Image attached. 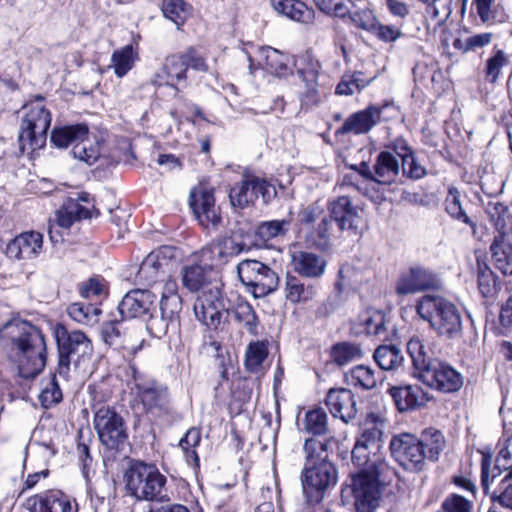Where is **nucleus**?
Returning a JSON list of instances; mask_svg holds the SVG:
<instances>
[{
    "label": "nucleus",
    "instance_id": "nucleus-63",
    "mask_svg": "<svg viewBox=\"0 0 512 512\" xmlns=\"http://www.w3.org/2000/svg\"><path fill=\"white\" fill-rule=\"evenodd\" d=\"M508 63V59L503 50H496L495 54L486 62L485 76L486 79L494 83L501 72L502 67Z\"/></svg>",
    "mask_w": 512,
    "mask_h": 512
},
{
    "label": "nucleus",
    "instance_id": "nucleus-53",
    "mask_svg": "<svg viewBox=\"0 0 512 512\" xmlns=\"http://www.w3.org/2000/svg\"><path fill=\"white\" fill-rule=\"evenodd\" d=\"M321 64L310 55H305L297 61V74L304 84L318 82Z\"/></svg>",
    "mask_w": 512,
    "mask_h": 512
},
{
    "label": "nucleus",
    "instance_id": "nucleus-11",
    "mask_svg": "<svg viewBox=\"0 0 512 512\" xmlns=\"http://www.w3.org/2000/svg\"><path fill=\"white\" fill-rule=\"evenodd\" d=\"M94 428L103 445L120 450L128 439L124 420L114 408L100 407L94 415Z\"/></svg>",
    "mask_w": 512,
    "mask_h": 512
},
{
    "label": "nucleus",
    "instance_id": "nucleus-26",
    "mask_svg": "<svg viewBox=\"0 0 512 512\" xmlns=\"http://www.w3.org/2000/svg\"><path fill=\"white\" fill-rule=\"evenodd\" d=\"M89 126L86 123H74L56 126L51 131L50 141L57 148H67L70 145L88 140Z\"/></svg>",
    "mask_w": 512,
    "mask_h": 512
},
{
    "label": "nucleus",
    "instance_id": "nucleus-29",
    "mask_svg": "<svg viewBox=\"0 0 512 512\" xmlns=\"http://www.w3.org/2000/svg\"><path fill=\"white\" fill-rule=\"evenodd\" d=\"M385 426L384 420L379 415L369 414L361 428L360 435L356 439V443L362 444L363 447L377 453L382 442Z\"/></svg>",
    "mask_w": 512,
    "mask_h": 512
},
{
    "label": "nucleus",
    "instance_id": "nucleus-62",
    "mask_svg": "<svg viewBox=\"0 0 512 512\" xmlns=\"http://www.w3.org/2000/svg\"><path fill=\"white\" fill-rule=\"evenodd\" d=\"M512 459V436L509 437L505 446L499 451L498 457L496 459L495 469H498V474H501L502 471H507V474L501 480L502 485L507 481L512 479V465H507L508 462Z\"/></svg>",
    "mask_w": 512,
    "mask_h": 512
},
{
    "label": "nucleus",
    "instance_id": "nucleus-23",
    "mask_svg": "<svg viewBox=\"0 0 512 512\" xmlns=\"http://www.w3.org/2000/svg\"><path fill=\"white\" fill-rule=\"evenodd\" d=\"M213 283H221L210 265H188L182 269V284L190 292H203Z\"/></svg>",
    "mask_w": 512,
    "mask_h": 512
},
{
    "label": "nucleus",
    "instance_id": "nucleus-12",
    "mask_svg": "<svg viewBox=\"0 0 512 512\" xmlns=\"http://www.w3.org/2000/svg\"><path fill=\"white\" fill-rule=\"evenodd\" d=\"M259 196L266 204L276 196V189L265 179L254 176L242 179L229 190L230 204L235 210H242L254 205Z\"/></svg>",
    "mask_w": 512,
    "mask_h": 512
},
{
    "label": "nucleus",
    "instance_id": "nucleus-36",
    "mask_svg": "<svg viewBox=\"0 0 512 512\" xmlns=\"http://www.w3.org/2000/svg\"><path fill=\"white\" fill-rule=\"evenodd\" d=\"M242 250L243 245L228 236L213 241L208 247L215 265L226 263L230 257L237 256Z\"/></svg>",
    "mask_w": 512,
    "mask_h": 512
},
{
    "label": "nucleus",
    "instance_id": "nucleus-57",
    "mask_svg": "<svg viewBox=\"0 0 512 512\" xmlns=\"http://www.w3.org/2000/svg\"><path fill=\"white\" fill-rule=\"evenodd\" d=\"M73 158L78 159L87 165H93L100 157L98 146H95L87 140L75 144L71 150Z\"/></svg>",
    "mask_w": 512,
    "mask_h": 512
},
{
    "label": "nucleus",
    "instance_id": "nucleus-13",
    "mask_svg": "<svg viewBox=\"0 0 512 512\" xmlns=\"http://www.w3.org/2000/svg\"><path fill=\"white\" fill-rule=\"evenodd\" d=\"M176 252L175 247L162 246L156 251L149 253L139 267L137 273L139 282L153 286L168 278L173 269Z\"/></svg>",
    "mask_w": 512,
    "mask_h": 512
},
{
    "label": "nucleus",
    "instance_id": "nucleus-46",
    "mask_svg": "<svg viewBox=\"0 0 512 512\" xmlns=\"http://www.w3.org/2000/svg\"><path fill=\"white\" fill-rule=\"evenodd\" d=\"M68 315L76 322L84 325H94L98 322L101 310L92 304L72 303L67 308Z\"/></svg>",
    "mask_w": 512,
    "mask_h": 512
},
{
    "label": "nucleus",
    "instance_id": "nucleus-18",
    "mask_svg": "<svg viewBox=\"0 0 512 512\" xmlns=\"http://www.w3.org/2000/svg\"><path fill=\"white\" fill-rule=\"evenodd\" d=\"M157 296L147 289H134L127 292L120 303L118 311L122 318H140L151 313Z\"/></svg>",
    "mask_w": 512,
    "mask_h": 512
},
{
    "label": "nucleus",
    "instance_id": "nucleus-1",
    "mask_svg": "<svg viewBox=\"0 0 512 512\" xmlns=\"http://www.w3.org/2000/svg\"><path fill=\"white\" fill-rule=\"evenodd\" d=\"M0 341L20 377L33 379L44 370L47 361L46 340L37 326L19 318L11 319L0 328Z\"/></svg>",
    "mask_w": 512,
    "mask_h": 512
},
{
    "label": "nucleus",
    "instance_id": "nucleus-19",
    "mask_svg": "<svg viewBox=\"0 0 512 512\" xmlns=\"http://www.w3.org/2000/svg\"><path fill=\"white\" fill-rule=\"evenodd\" d=\"M212 188L200 187L192 189L189 196V206L199 221V224L205 222L209 224H219L221 222L220 214L215 207V198Z\"/></svg>",
    "mask_w": 512,
    "mask_h": 512
},
{
    "label": "nucleus",
    "instance_id": "nucleus-34",
    "mask_svg": "<svg viewBox=\"0 0 512 512\" xmlns=\"http://www.w3.org/2000/svg\"><path fill=\"white\" fill-rule=\"evenodd\" d=\"M226 315L230 316L233 321L250 335H257L259 320L254 308L247 301L240 300L231 308L227 306Z\"/></svg>",
    "mask_w": 512,
    "mask_h": 512
},
{
    "label": "nucleus",
    "instance_id": "nucleus-61",
    "mask_svg": "<svg viewBox=\"0 0 512 512\" xmlns=\"http://www.w3.org/2000/svg\"><path fill=\"white\" fill-rule=\"evenodd\" d=\"M492 33H481L468 37L464 41L461 39H456L453 42V46L457 50H461L462 52H468L476 50L477 48H482L488 44H490L492 40Z\"/></svg>",
    "mask_w": 512,
    "mask_h": 512
},
{
    "label": "nucleus",
    "instance_id": "nucleus-20",
    "mask_svg": "<svg viewBox=\"0 0 512 512\" xmlns=\"http://www.w3.org/2000/svg\"><path fill=\"white\" fill-rule=\"evenodd\" d=\"M490 251L495 268L504 276H512V226H500Z\"/></svg>",
    "mask_w": 512,
    "mask_h": 512
},
{
    "label": "nucleus",
    "instance_id": "nucleus-25",
    "mask_svg": "<svg viewBox=\"0 0 512 512\" xmlns=\"http://www.w3.org/2000/svg\"><path fill=\"white\" fill-rule=\"evenodd\" d=\"M388 393L400 412L414 410L427 401L426 393L418 385L391 386Z\"/></svg>",
    "mask_w": 512,
    "mask_h": 512
},
{
    "label": "nucleus",
    "instance_id": "nucleus-64",
    "mask_svg": "<svg viewBox=\"0 0 512 512\" xmlns=\"http://www.w3.org/2000/svg\"><path fill=\"white\" fill-rule=\"evenodd\" d=\"M487 211L490 215V220L494 224L512 223V206H507L500 202L489 203Z\"/></svg>",
    "mask_w": 512,
    "mask_h": 512
},
{
    "label": "nucleus",
    "instance_id": "nucleus-50",
    "mask_svg": "<svg viewBox=\"0 0 512 512\" xmlns=\"http://www.w3.org/2000/svg\"><path fill=\"white\" fill-rule=\"evenodd\" d=\"M330 441H320L318 439L310 438L304 443L303 449L305 452V465H313L328 460V447Z\"/></svg>",
    "mask_w": 512,
    "mask_h": 512
},
{
    "label": "nucleus",
    "instance_id": "nucleus-56",
    "mask_svg": "<svg viewBox=\"0 0 512 512\" xmlns=\"http://www.w3.org/2000/svg\"><path fill=\"white\" fill-rule=\"evenodd\" d=\"M181 309L182 299L180 296L161 297L160 313L168 317V322L172 323L174 327H179L180 325L179 313Z\"/></svg>",
    "mask_w": 512,
    "mask_h": 512
},
{
    "label": "nucleus",
    "instance_id": "nucleus-31",
    "mask_svg": "<svg viewBox=\"0 0 512 512\" xmlns=\"http://www.w3.org/2000/svg\"><path fill=\"white\" fill-rule=\"evenodd\" d=\"M30 512H77V504L61 491H49L40 495Z\"/></svg>",
    "mask_w": 512,
    "mask_h": 512
},
{
    "label": "nucleus",
    "instance_id": "nucleus-16",
    "mask_svg": "<svg viewBox=\"0 0 512 512\" xmlns=\"http://www.w3.org/2000/svg\"><path fill=\"white\" fill-rule=\"evenodd\" d=\"M99 215L94 199L88 192L76 193V198H67L56 211L57 224H74L91 220Z\"/></svg>",
    "mask_w": 512,
    "mask_h": 512
},
{
    "label": "nucleus",
    "instance_id": "nucleus-35",
    "mask_svg": "<svg viewBox=\"0 0 512 512\" xmlns=\"http://www.w3.org/2000/svg\"><path fill=\"white\" fill-rule=\"evenodd\" d=\"M418 441L420 446H422L426 461L430 462L438 461L446 447L444 434L433 427L423 430L418 437Z\"/></svg>",
    "mask_w": 512,
    "mask_h": 512
},
{
    "label": "nucleus",
    "instance_id": "nucleus-21",
    "mask_svg": "<svg viewBox=\"0 0 512 512\" xmlns=\"http://www.w3.org/2000/svg\"><path fill=\"white\" fill-rule=\"evenodd\" d=\"M381 117V109L377 106L370 105L363 110L357 111L351 114L339 127L335 134L336 135H363L367 134L376 126Z\"/></svg>",
    "mask_w": 512,
    "mask_h": 512
},
{
    "label": "nucleus",
    "instance_id": "nucleus-5",
    "mask_svg": "<svg viewBox=\"0 0 512 512\" xmlns=\"http://www.w3.org/2000/svg\"><path fill=\"white\" fill-rule=\"evenodd\" d=\"M127 492L140 501L168 502L167 478L153 464L133 460L124 473Z\"/></svg>",
    "mask_w": 512,
    "mask_h": 512
},
{
    "label": "nucleus",
    "instance_id": "nucleus-10",
    "mask_svg": "<svg viewBox=\"0 0 512 512\" xmlns=\"http://www.w3.org/2000/svg\"><path fill=\"white\" fill-rule=\"evenodd\" d=\"M222 287V283H213L208 290H203L194 302L196 319L210 330H218L226 315L227 305Z\"/></svg>",
    "mask_w": 512,
    "mask_h": 512
},
{
    "label": "nucleus",
    "instance_id": "nucleus-45",
    "mask_svg": "<svg viewBox=\"0 0 512 512\" xmlns=\"http://www.w3.org/2000/svg\"><path fill=\"white\" fill-rule=\"evenodd\" d=\"M136 59L137 55L134 53L132 45L115 50L111 56V62L116 76L124 77L133 68Z\"/></svg>",
    "mask_w": 512,
    "mask_h": 512
},
{
    "label": "nucleus",
    "instance_id": "nucleus-32",
    "mask_svg": "<svg viewBox=\"0 0 512 512\" xmlns=\"http://www.w3.org/2000/svg\"><path fill=\"white\" fill-rule=\"evenodd\" d=\"M273 9L287 18L302 23L311 24L315 11L300 0H270Z\"/></svg>",
    "mask_w": 512,
    "mask_h": 512
},
{
    "label": "nucleus",
    "instance_id": "nucleus-6",
    "mask_svg": "<svg viewBox=\"0 0 512 512\" xmlns=\"http://www.w3.org/2000/svg\"><path fill=\"white\" fill-rule=\"evenodd\" d=\"M44 97L38 95L34 101L23 106L24 115L21 121L18 144L22 153L42 148L47 139L51 124V113L42 103Z\"/></svg>",
    "mask_w": 512,
    "mask_h": 512
},
{
    "label": "nucleus",
    "instance_id": "nucleus-44",
    "mask_svg": "<svg viewBox=\"0 0 512 512\" xmlns=\"http://www.w3.org/2000/svg\"><path fill=\"white\" fill-rule=\"evenodd\" d=\"M268 357V347L266 341H255L248 344L245 352V368L252 373H258L263 362Z\"/></svg>",
    "mask_w": 512,
    "mask_h": 512
},
{
    "label": "nucleus",
    "instance_id": "nucleus-27",
    "mask_svg": "<svg viewBox=\"0 0 512 512\" xmlns=\"http://www.w3.org/2000/svg\"><path fill=\"white\" fill-rule=\"evenodd\" d=\"M291 264L296 273L307 278L321 277L326 267L322 256L308 251L293 252Z\"/></svg>",
    "mask_w": 512,
    "mask_h": 512
},
{
    "label": "nucleus",
    "instance_id": "nucleus-4",
    "mask_svg": "<svg viewBox=\"0 0 512 512\" xmlns=\"http://www.w3.org/2000/svg\"><path fill=\"white\" fill-rule=\"evenodd\" d=\"M416 312L427 321L432 330L447 339H457L462 335L463 321L458 306L441 295H424L416 304Z\"/></svg>",
    "mask_w": 512,
    "mask_h": 512
},
{
    "label": "nucleus",
    "instance_id": "nucleus-48",
    "mask_svg": "<svg viewBox=\"0 0 512 512\" xmlns=\"http://www.w3.org/2000/svg\"><path fill=\"white\" fill-rule=\"evenodd\" d=\"M161 9L164 17L178 27L184 24L190 14V5L184 0H163Z\"/></svg>",
    "mask_w": 512,
    "mask_h": 512
},
{
    "label": "nucleus",
    "instance_id": "nucleus-54",
    "mask_svg": "<svg viewBox=\"0 0 512 512\" xmlns=\"http://www.w3.org/2000/svg\"><path fill=\"white\" fill-rule=\"evenodd\" d=\"M267 265L254 259H245L237 265L240 281L248 288Z\"/></svg>",
    "mask_w": 512,
    "mask_h": 512
},
{
    "label": "nucleus",
    "instance_id": "nucleus-30",
    "mask_svg": "<svg viewBox=\"0 0 512 512\" xmlns=\"http://www.w3.org/2000/svg\"><path fill=\"white\" fill-rule=\"evenodd\" d=\"M385 426L384 420L379 415L369 414L361 428L360 435L356 439V443L362 444L363 447L377 453L382 442Z\"/></svg>",
    "mask_w": 512,
    "mask_h": 512
},
{
    "label": "nucleus",
    "instance_id": "nucleus-47",
    "mask_svg": "<svg viewBox=\"0 0 512 512\" xmlns=\"http://www.w3.org/2000/svg\"><path fill=\"white\" fill-rule=\"evenodd\" d=\"M304 431L315 436L328 433V416L322 408H315L306 412Z\"/></svg>",
    "mask_w": 512,
    "mask_h": 512
},
{
    "label": "nucleus",
    "instance_id": "nucleus-55",
    "mask_svg": "<svg viewBox=\"0 0 512 512\" xmlns=\"http://www.w3.org/2000/svg\"><path fill=\"white\" fill-rule=\"evenodd\" d=\"M62 391L56 381V374H53L39 394V401L44 408H50L62 400Z\"/></svg>",
    "mask_w": 512,
    "mask_h": 512
},
{
    "label": "nucleus",
    "instance_id": "nucleus-49",
    "mask_svg": "<svg viewBox=\"0 0 512 512\" xmlns=\"http://www.w3.org/2000/svg\"><path fill=\"white\" fill-rule=\"evenodd\" d=\"M265 53V67L268 72L278 77L289 74L288 56L271 47Z\"/></svg>",
    "mask_w": 512,
    "mask_h": 512
},
{
    "label": "nucleus",
    "instance_id": "nucleus-59",
    "mask_svg": "<svg viewBox=\"0 0 512 512\" xmlns=\"http://www.w3.org/2000/svg\"><path fill=\"white\" fill-rule=\"evenodd\" d=\"M201 441V432L198 428H190L184 437L181 438L179 446L185 451L186 457L189 460L193 459L196 465H199V457L195 451V448Z\"/></svg>",
    "mask_w": 512,
    "mask_h": 512
},
{
    "label": "nucleus",
    "instance_id": "nucleus-41",
    "mask_svg": "<svg viewBox=\"0 0 512 512\" xmlns=\"http://www.w3.org/2000/svg\"><path fill=\"white\" fill-rule=\"evenodd\" d=\"M329 213L332 221L337 224H352L358 218V209L352 206L346 196L338 197L329 205Z\"/></svg>",
    "mask_w": 512,
    "mask_h": 512
},
{
    "label": "nucleus",
    "instance_id": "nucleus-28",
    "mask_svg": "<svg viewBox=\"0 0 512 512\" xmlns=\"http://www.w3.org/2000/svg\"><path fill=\"white\" fill-rule=\"evenodd\" d=\"M401 172V162L390 151H381L374 161L375 182L381 185H391L396 182Z\"/></svg>",
    "mask_w": 512,
    "mask_h": 512
},
{
    "label": "nucleus",
    "instance_id": "nucleus-39",
    "mask_svg": "<svg viewBox=\"0 0 512 512\" xmlns=\"http://www.w3.org/2000/svg\"><path fill=\"white\" fill-rule=\"evenodd\" d=\"M333 362L342 367L363 358L364 353L359 344L352 342H338L331 347L330 352Z\"/></svg>",
    "mask_w": 512,
    "mask_h": 512
},
{
    "label": "nucleus",
    "instance_id": "nucleus-40",
    "mask_svg": "<svg viewBox=\"0 0 512 512\" xmlns=\"http://www.w3.org/2000/svg\"><path fill=\"white\" fill-rule=\"evenodd\" d=\"M279 284V277L275 271L266 266L258 277L250 284L248 290L255 298H262L274 292Z\"/></svg>",
    "mask_w": 512,
    "mask_h": 512
},
{
    "label": "nucleus",
    "instance_id": "nucleus-51",
    "mask_svg": "<svg viewBox=\"0 0 512 512\" xmlns=\"http://www.w3.org/2000/svg\"><path fill=\"white\" fill-rule=\"evenodd\" d=\"M445 209L454 220L463 222L464 224H473L465 208L462 206L461 195L457 188H449L445 199Z\"/></svg>",
    "mask_w": 512,
    "mask_h": 512
},
{
    "label": "nucleus",
    "instance_id": "nucleus-38",
    "mask_svg": "<svg viewBox=\"0 0 512 512\" xmlns=\"http://www.w3.org/2000/svg\"><path fill=\"white\" fill-rule=\"evenodd\" d=\"M478 288L485 298H492L498 290L497 276L486 263L485 259L476 256Z\"/></svg>",
    "mask_w": 512,
    "mask_h": 512
},
{
    "label": "nucleus",
    "instance_id": "nucleus-37",
    "mask_svg": "<svg viewBox=\"0 0 512 512\" xmlns=\"http://www.w3.org/2000/svg\"><path fill=\"white\" fill-rule=\"evenodd\" d=\"M348 384L354 387H360L364 390H371L376 387L381 379V374L376 373L374 369L366 365H357L345 374Z\"/></svg>",
    "mask_w": 512,
    "mask_h": 512
},
{
    "label": "nucleus",
    "instance_id": "nucleus-17",
    "mask_svg": "<svg viewBox=\"0 0 512 512\" xmlns=\"http://www.w3.org/2000/svg\"><path fill=\"white\" fill-rule=\"evenodd\" d=\"M325 404L331 415L345 424L352 422L358 413L355 394L347 388H331L325 397Z\"/></svg>",
    "mask_w": 512,
    "mask_h": 512
},
{
    "label": "nucleus",
    "instance_id": "nucleus-15",
    "mask_svg": "<svg viewBox=\"0 0 512 512\" xmlns=\"http://www.w3.org/2000/svg\"><path fill=\"white\" fill-rule=\"evenodd\" d=\"M441 286L438 275L422 266H413L400 274L395 292L398 296H406L426 290H437Z\"/></svg>",
    "mask_w": 512,
    "mask_h": 512
},
{
    "label": "nucleus",
    "instance_id": "nucleus-14",
    "mask_svg": "<svg viewBox=\"0 0 512 512\" xmlns=\"http://www.w3.org/2000/svg\"><path fill=\"white\" fill-rule=\"evenodd\" d=\"M390 450L395 460L406 470L411 472L423 471L426 467V458L418 436L411 433H401L392 438Z\"/></svg>",
    "mask_w": 512,
    "mask_h": 512
},
{
    "label": "nucleus",
    "instance_id": "nucleus-43",
    "mask_svg": "<svg viewBox=\"0 0 512 512\" xmlns=\"http://www.w3.org/2000/svg\"><path fill=\"white\" fill-rule=\"evenodd\" d=\"M373 358L382 370L397 369L403 361L401 350L395 345L379 346L375 350Z\"/></svg>",
    "mask_w": 512,
    "mask_h": 512
},
{
    "label": "nucleus",
    "instance_id": "nucleus-8",
    "mask_svg": "<svg viewBox=\"0 0 512 512\" xmlns=\"http://www.w3.org/2000/svg\"><path fill=\"white\" fill-rule=\"evenodd\" d=\"M338 481L336 466L331 461L305 465L301 473L303 494L308 504L320 503Z\"/></svg>",
    "mask_w": 512,
    "mask_h": 512
},
{
    "label": "nucleus",
    "instance_id": "nucleus-9",
    "mask_svg": "<svg viewBox=\"0 0 512 512\" xmlns=\"http://www.w3.org/2000/svg\"><path fill=\"white\" fill-rule=\"evenodd\" d=\"M130 372L136 394L145 411L157 417L167 414L170 409V395L167 386L149 378L134 365H130Z\"/></svg>",
    "mask_w": 512,
    "mask_h": 512
},
{
    "label": "nucleus",
    "instance_id": "nucleus-58",
    "mask_svg": "<svg viewBox=\"0 0 512 512\" xmlns=\"http://www.w3.org/2000/svg\"><path fill=\"white\" fill-rule=\"evenodd\" d=\"M316 6L324 13L345 18L350 14L351 0H313Z\"/></svg>",
    "mask_w": 512,
    "mask_h": 512
},
{
    "label": "nucleus",
    "instance_id": "nucleus-60",
    "mask_svg": "<svg viewBox=\"0 0 512 512\" xmlns=\"http://www.w3.org/2000/svg\"><path fill=\"white\" fill-rule=\"evenodd\" d=\"M179 327H174V325L168 322V317L163 316L160 313V316L150 315V318L147 321L146 329L155 338H162L167 335L169 331L176 332Z\"/></svg>",
    "mask_w": 512,
    "mask_h": 512
},
{
    "label": "nucleus",
    "instance_id": "nucleus-42",
    "mask_svg": "<svg viewBox=\"0 0 512 512\" xmlns=\"http://www.w3.org/2000/svg\"><path fill=\"white\" fill-rule=\"evenodd\" d=\"M359 325L367 335L387 337L385 314L378 310H367L359 317Z\"/></svg>",
    "mask_w": 512,
    "mask_h": 512
},
{
    "label": "nucleus",
    "instance_id": "nucleus-2",
    "mask_svg": "<svg viewBox=\"0 0 512 512\" xmlns=\"http://www.w3.org/2000/svg\"><path fill=\"white\" fill-rule=\"evenodd\" d=\"M352 463L360 471L352 476L351 490L357 512H375L381 497L379 478L389 467L377 453L355 442Z\"/></svg>",
    "mask_w": 512,
    "mask_h": 512
},
{
    "label": "nucleus",
    "instance_id": "nucleus-24",
    "mask_svg": "<svg viewBox=\"0 0 512 512\" xmlns=\"http://www.w3.org/2000/svg\"><path fill=\"white\" fill-rule=\"evenodd\" d=\"M101 337L105 344L109 346L122 347L136 354L142 349L145 342L141 339L138 344L132 343V335H128L123 328V322L119 320H110L102 324Z\"/></svg>",
    "mask_w": 512,
    "mask_h": 512
},
{
    "label": "nucleus",
    "instance_id": "nucleus-22",
    "mask_svg": "<svg viewBox=\"0 0 512 512\" xmlns=\"http://www.w3.org/2000/svg\"><path fill=\"white\" fill-rule=\"evenodd\" d=\"M43 243V236L39 232H24L16 236L7 244L6 255L10 259L21 260L35 257Z\"/></svg>",
    "mask_w": 512,
    "mask_h": 512
},
{
    "label": "nucleus",
    "instance_id": "nucleus-33",
    "mask_svg": "<svg viewBox=\"0 0 512 512\" xmlns=\"http://www.w3.org/2000/svg\"><path fill=\"white\" fill-rule=\"evenodd\" d=\"M285 299L291 304H306L317 294V287L305 283L296 276L287 274L284 288Z\"/></svg>",
    "mask_w": 512,
    "mask_h": 512
},
{
    "label": "nucleus",
    "instance_id": "nucleus-52",
    "mask_svg": "<svg viewBox=\"0 0 512 512\" xmlns=\"http://www.w3.org/2000/svg\"><path fill=\"white\" fill-rule=\"evenodd\" d=\"M163 69L169 80L186 81L187 79V67L182 53L167 56Z\"/></svg>",
    "mask_w": 512,
    "mask_h": 512
},
{
    "label": "nucleus",
    "instance_id": "nucleus-7",
    "mask_svg": "<svg viewBox=\"0 0 512 512\" xmlns=\"http://www.w3.org/2000/svg\"><path fill=\"white\" fill-rule=\"evenodd\" d=\"M54 334L58 350L56 373L67 379L70 365L79 362L80 358L92 351V342L84 332L68 330L61 324L56 325Z\"/></svg>",
    "mask_w": 512,
    "mask_h": 512
},
{
    "label": "nucleus",
    "instance_id": "nucleus-3",
    "mask_svg": "<svg viewBox=\"0 0 512 512\" xmlns=\"http://www.w3.org/2000/svg\"><path fill=\"white\" fill-rule=\"evenodd\" d=\"M414 368L421 372L424 381L431 387L443 392L458 391L463 385V378L450 365L432 359L419 337H412L407 343Z\"/></svg>",
    "mask_w": 512,
    "mask_h": 512
}]
</instances>
